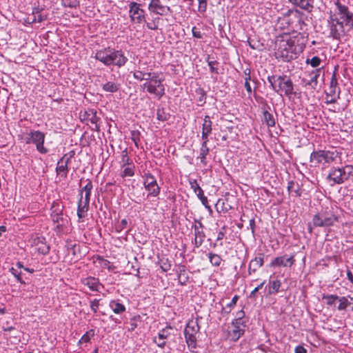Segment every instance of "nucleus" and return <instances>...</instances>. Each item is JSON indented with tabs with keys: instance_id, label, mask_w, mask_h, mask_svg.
<instances>
[{
	"instance_id": "obj_10",
	"label": "nucleus",
	"mask_w": 353,
	"mask_h": 353,
	"mask_svg": "<svg viewBox=\"0 0 353 353\" xmlns=\"http://www.w3.org/2000/svg\"><path fill=\"white\" fill-rule=\"evenodd\" d=\"M153 72L152 70L147 66L146 63H141V61H139V65L132 72L133 77L136 80L139 81H145V82L153 74Z\"/></svg>"
},
{
	"instance_id": "obj_23",
	"label": "nucleus",
	"mask_w": 353,
	"mask_h": 353,
	"mask_svg": "<svg viewBox=\"0 0 353 353\" xmlns=\"http://www.w3.org/2000/svg\"><path fill=\"white\" fill-rule=\"evenodd\" d=\"M89 204L81 200H79L78 208H77V216L79 221H81L83 218L87 216L88 211L89 210Z\"/></svg>"
},
{
	"instance_id": "obj_20",
	"label": "nucleus",
	"mask_w": 353,
	"mask_h": 353,
	"mask_svg": "<svg viewBox=\"0 0 353 353\" xmlns=\"http://www.w3.org/2000/svg\"><path fill=\"white\" fill-rule=\"evenodd\" d=\"M92 188L93 186L92 182L90 181H87V183L81 190V192L79 194V199L90 203L91 191L92 190Z\"/></svg>"
},
{
	"instance_id": "obj_22",
	"label": "nucleus",
	"mask_w": 353,
	"mask_h": 353,
	"mask_svg": "<svg viewBox=\"0 0 353 353\" xmlns=\"http://www.w3.org/2000/svg\"><path fill=\"white\" fill-rule=\"evenodd\" d=\"M263 254H259L258 256L255 257L250 261L248 268L249 274H251L252 272H255L257 270V269H259L263 265Z\"/></svg>"
},
{
	"instance_id": "obj_17",
	"label": "nucleus",
	"mask_w": 353,
	"mask_h": 353,
	"mask_svg": "<svg viewBox=\"0 0 353 353\" xmlns=\"http://www.w3.org/2000/svg\"><path fill=\"white\" fill-rule=\"evenodd\" d=\"M148 9L150 12L160 15H165L171 12L170 8L162 5L160 0H155L154 2H150L148 6Z\"/></svg>"
},
{
	"instance_id": "obj_1",
	"label": "nucleus",
	"mask_w": 353,
	"mask_h": 353,
	"mask_svg": "<svg viewBox=\"0 0 353 353\" xmlns=\"http://www.w3.org/2000/svg\"><path fill=\"white\" fill-rule=\"evenodd\" d=\"M276 50L275 55L277 59H281L283 61H290L294 59L303 52L305 44L299 43L296 38H291L285 34L278 37L275 42Z\"/></svg>"
},
{
	"instance_id": "obj_13",
	"label": "nucleus",
	"mask_w": 353,
	"mask_h": 353,
	"mask_svg": "<svg viewBox=\"0 0 353 353\" xmlns=\"http://www.w3.org/2000/svg\"><path fill=\"white\" fill-rule=\"evenodd\" d=\"M101 86L102 90L105 92H117L121 87L119 77H116L114 74H112Z\"/></svg>"
},
{
	"instance_id": "obj_11",
	"label": "nucleus",
	"mask_w": 353,
	"mask_h": 353,
	"mask_svg": "<svg viewBox=\"0 0 353 353\" xmlns=\"http://www.w3.org/2000/svg\"><path fill=\"white\" fill-rule=\"evenodd\" d=\"M335 5L341 14V19L344 21L345 25L350 29L353 30V13L350 12L347 6L342 5L339 0L335 2Z\"/></svg>"
},
{
	"instance_id": "obj_61",
	"label": "nucleus",
	"mask_w": 353,
	"mask_h": 353,
	"mask_svg": "<svg viewBox=\"0 0 353 353\" xmlns=\"http://www.w3.org/2000/svg\"><path fill=\"white\" fill-rule=\"evenodd\" d=\"M234 306V304H232V302H229V303H226V307H222V312L223 310H225L226 312H229L231 310L232 307H233Z\"/></svg>"
},
{
	"instance_id": "obj_19",
	"label": "nucleus",
	"mask_w": 353,
	"mask_h": 353,
	"mask_svg": "<svg viewBox=\"0 0 353 353\" xmlns=\"http://www.w3.org/2000/svg\"><path fill=\"white\" fill-rule=\"evenodd\" d=\"M81 283L94 292H99L102 287L99 280L95 277L89 276L83 279H81Z\"/></svg>"
},
{
	"instance_id": "obj_44",
	"label": "nucleus",
	"mask_w": 353,
	"mask_h": 353,
	"mask_svg": "<svg viewBox=\"0 0 353 353\" xmlns=\"http://www.w3.org/2000/svg\"><path fill=\"white\" fill-rule=\"evenodd\" d=\"M121 166H125L130 164H133L129 157L128 156L127 152L125 150L123 152L122 158H121Z\"/></svg>"
},
{
	"instance_id": "obj_63",
	"label": "nucleus",
	"mask_w": 353,
	"mask_h": 353,
	"mask_svg": "<svg viewBox=\"0 0 353 353\" xmlns=\"http://www.w3.org/2000/svg\"><path fill=\"white\" fill-rule=\"evenodd\" d=\"M2 329L6 333L10 332L11 331H13L15 330V328L12 326H5V325L3 326ZM6 334L8 336V334Z\"/></svg>"
},
{
	"instance_id": "obj_9",
	"label": "nucleus",
	"mask_w": 353,
	"mask_h": 353,
	"mask_svg": "<svg viewBox=\"0 0 353 353\" xmlns=\"http://www.w3.org/2000/svg\"><path fill=\"white\" fill-rule=\"evenodd\" d=\"M143 179L144 188L148 192V196H157L160 193L161 188L155 176L148 172L144 174Z\"/></svg>"
},
{
	"instance_id": "obj_57",
	"label": "nucleus",
	"mask_w": 353,
	"mask_h": 353,
	"mask_svg": "<svg viewBox=\"0 0 353 353\" xmlns=\"http://www.w3.org/2000/svg\"><path fill=\"white\" fill-rule=\"evenodd\" d=\"M244 312L243 311L239 312V319H236V322H233V325H239L241 327L243 326L244 327L245 326L243 325L242 319H241V314L243 315Z\"/></svg>"
},
{
	"instance_id": "obj_37",
	"label": "nucleus",
	"mask_w": 353,
	"mask_h": 353,
	"mask_svg": "<svg viewBox=\"0 0 353 353\" xmlns=\"http://www.w3.org/2000/svg\"><path fill=\"white\" fill-rule=\"evenodd\" d=\"M339 296L334 294H323V299L326 300V303L328 305H332L336 300H339Z\"/></svg>"
},
{
	"instance_id": "obj_34",
	"label": "nucleus",
	"mask_w": 353,
	"mask_h": 353,
	"mask_svg": "<svg viewBox=\"0 0 353 353\" xmlns=\"http://www.w3.org/2000/svg\"><path fill=\"white\" fill-rule=\"evenodd\" d=\"M281 283L279 280H275L270 282L269 294H276L281 287Z\"/></svg>"
},
{
	"instance_id": "obj_28",
	"label": "nucleus",
	"mask_w": 353,
	"mask_h": 353,
	"mask_svg": "<svg viewBox=\"0 0 353 353\" xmlns=\"http://www.w3.org/2000/svg\"><path fill=\"white\" fill-rule=\"evenodd\" d=\"M339 301L340 303L338 306L339 310H345L350 305H352L353 310V297H350V299L345 296L339 297Z\"/></svg>"
},
{
	"instance_id": "obj_53",
	"label": "nucleus",
	"mask_w": 353,
	"mask_h": 353,
	"mask_svg": "<svg viewBox=\"0 0 353 353\" xmlns=\"http://www.w3.org/2000/svg\"><path fill=\"white\" fill-rule=\"evenodd\" d=\"M265 281H263L262 283H261L257 287H256L250 293V298H252V297H254L255 295H256V293L263 288V285L265 284Z\"/></svg>"
},
{
	"instance_id": "obj_43",
	"label": "nucleus",
	"mask_w": 353,
	"mask_h": 353,
	"mask_svg": "<svg viewBox=\"0 0 353 353\" xmlns=\"http://www.w3.org/2000/svg\"><path fill=\"white\" fill-rule=\"evenodd\" d=\"M321 62V59L319 57H313L311 59H307L306 61L307 63H310L313 68L318 67Z\"/></svg>"
},
{
	"instance_id": "obj_5",
	"label": "nucleus",
	"mask_w": 353,
	"mask_h": 353,
	"mask_svg": "<svg viewBox=\"0 0 353 353\" xmlns=\"http://www.w3.org/2000/svg\"><path fill=\"white\" fill-rule=\"evenodd\" d=\"M46 134L39 130H30L27 133L25 138L27 144H34L39 152L41 154H46L48 150L44 147Z\"/></svg>"
},
{
	"instance_id": "obj_62",
	"label": "nucleus",
	"mask_w": 353,
	"mask_h": 353,
	"mask_svg": "<svg viewBox=\"0 0 353 353\" xmlns=\"http://www.w3.org/2000/svg\"><path fill=\"white\" fill-rule=\"evenodd\" d=\"M128 224V221L125 219H123L121 221L120 225H119V230H122L124 229Z\"/></svg>"
},
{
	"instance_id": "obj_33",
	"label": "nucleus",
	"mask_w": 353,
	"mask_h": 353,
	"mask_svg": "<svg viewBox=\"0 0 353 353\" xmlns=\"http://www.w3.org/2000/svg\"><path fill=\"white\" fill-rule=\"evenodd\" d=\"M172 330V327L167 326L165 328L161 329L158 332L157 336L159 339H163L166 341L171 336V331Z\"/></svg>"
},
{
	"instance_id": "obj_31",
	"label": "nucleus",
	"mask_w": 353,
	"mask_h": 353,
	"mask_svg": "<svg viewBox=\"0 0 353 353\" xmlns=\"http://www.w3.org/2000/svg\"><path fill=\"white\" fill-rule=\"evenodd\" d=\"M122 171L121 172V176L123 178L127 176H132L134 174L135 166L134 164H130L125 166H121Z\"/></svg>"
},
{
	"instance_id": "obj_18",
	"label": "nucleus",
	"mask_w": 353,
	"mask_h": 353,
	"mask_svg": "<svg viewBox=\"0 0 353 353\" xmlns=\"http://www.w3.org/2000/svg\"><path fill=\"white\" fill-rule=\"evenodd\" d=\"M70 161V157L64 155L57 163L56 171L58 175L62 178H65L68 172V165Z\"/></svg>"
},
{
	"instance_id": "obj_36",
	"label": "nucleus",
	"mask_w": 353,
	"mask_h": 353,
	"mask_svg": "<svg viewBox=\"0 0 353 353\" xmlns=\"http://www.w3.org/2000/svg\"><path fill=\"white\" fill-rule=\"evenodd\" d=\"M341 169L345 181H347L350 176L353 175V167L352 165H346L341 168Z\"/></svg>"
},
{
	"instance_id": "obj_41",
	"label": "nucleus",
	"mask_w": 353,
	"mask_h": 353,
	"mask_svg": "<svg viewBox=\"0 0 353 353\" xmlns=\"http://www.w3.org/2000/svg\"><path fill=\"white\" fill-rule=\"evenodd\" d=\"M131 139L134 142L135 146L139 148V142L140 141V133L137 130H132L131 132Z\"/></svg>"
},
{
	"instance_id": "obj_64",
	"label": "nucleus",
	"mask_w": 353,
	"mask_h": 353,
	"mask_svg": "<svg viewBox=\"0 0 353 353\" xmlns=\"http://www.w3.org/2000/svg\"><path fill=\"white\" fill-rule=\"evenodd\" d=\"M347 276L348 280L353 284V274L350 270L347 271Z\"/></svg>"
},
{
	"instance_id": "obj_52",
	"label": "nucleus",
	"mask_w": 353,
	"mask_h": 353,
	"mask_svg": "<svg viewBox=\"0 0 353 353\" xmlns=\"http://www.w3.org/2000/svg\"><path fill=\"white\" fill-rule=\"evenodd\" d=\"M52 220L57 223L56 227L59 228L61 225L62 216L61 214H57L52 216Z\"/></svg>"
},
{
	"instance_id": "obj_35",
	"label": "nucleus",
	"mask_w": 353,
	"mask_h": 353,
	"mask_svg": "<svg viewBox=\"0 0 353 353\" xmlns=\"http://www.w3.org/2000/svg\"><path fill=\"white\" fill-rule=\"evenodd\" d=\"M94 336V330H90L89 331L86 332L81 338L79 340V343H88L90 342L91 338H92Z\"/></svg>"
},
{
	"instance_id": "obj_7",
	"label": "nucleus",
	"mask_w": 353,
	"mask_h": 353,
	"mask_svg": "<svg viewBox=\"0 0 353 353\" xmlns=\"http://www.w3.org/2000/svg\"><path fill=\"white\" fill-rule=\"evenodd\" d=\"M321 74L324 75L323 67L308 72L306 77L301 79V85L306 90H316L318 85V79Z\"/></svg>"
},
{
	"instance_id": "obj_8",
	"label": "nucleus",
	"mask_w": 353,
	"mask_h": 353,
	"mask_svg": "<svg viewBox=\"0 0 353 353\" xmlns=\"http://www.w3.org/2000/svg\"><path fill=\"white\" fill-rule=\"evenodd\" d=\"M199 330V326L196 321L190 320L188 321L184 330L185 341L188 346L195 347L196 334Z\"/></svg>"
},
{
	"instance_id": "obj_50",
	"label": "nucleus",
	"mask_w": 353,
	"mask_h": 353,
	"mask_svg": "<svg viewBox=\"0 0 353 353\" xmlns=\"http://www.w3.org/2000/svg\"><path fill=\"white\" fill-rule=\"evenodd\" d=\"M76 246L75 243H73L71 241L66 242V247L69 252H72L73 255L76 254Z\"/></svg>"
},
{
	"instance_id": "obj_42",
	"label": "nucleus",
	"mask_w": 353,
	"mask_h": 353,
	"mask_svg": "<svg viewBox=\"0 0 353 353\" xmlns=\"http://www.w3.org/2000/svg\"><path fill=\"white\" fill-rule=\"evenodd\" d=\"M225 88L228 89L229 91H232L234 92V90L236 87V83L233 79H229L225 83Z\"/></svg>"
},
{
	"instance_id": "obj_55",
	"label": "nucleus",
	"mask_w": 353,
	"mask_h": 353,
	"mask_svg": "<svg viewBox=\"0 0 353 353\" xmlns=\"http://www.w3.org/2000/svg\"><path fill=\"white\" fill-rule=\"evenodd\" d=\"M12 274L17 278V281H19L21 283H24V281L21 278V273L18 272L14 268H11L10 270Z\"/></svg>"
},
{
	"instance_id": "obj_14",
	"label": "nucleus",
	"mask_w": 353,
	"mask_h": 353,
	"mask_svg": "<svg viewBox=\"0 0 353 353\" xmlns=\"http://www.w3.org/2000/svg\"><path fill=\"white\" fill-rule=\"evenodd\" d=\"M129 7L131 20L137 23H141L144 19V11L140 8V5L132 1L130 3Z\"/></svg>"
},
{
	"instance_id": "obj_4",
	"label": "nucleus",
	"mask_w": 353,
	"mask_h": 353,
	"mask_svg": "<svg viewBox=\"0 0 353 353\" xmlns=\"http://www.w3.org/2000/svg\"><path fill=\"white\" fill-rule=\"evenodd\" d=\"M339 155V152L334 148L330 150H316L311 153L310 162L315 165L330 163L335 161Z\"/></svg>"
},
{
	"instance_id": "obj_25",
	"label": "nucleus",
	"mask_w": 353,
	"mask_h": 353,
	"mask_svg": "<svg viewBox=\"0 0 353 353\" xmlns=\"http://www.w3.org/2000/svg\"><path fill=\"white\" fill-rule=\"evenodd\" d=\"M109 307L114 314H121L125 312V306L120 303L119 300H112L109 303Z\"/></svg>"
},
{
	"instance_id": "obj_2",
	"label": "nucleus",
	"mask_w": 353,
	"mask_h": 353,
	"mask_svg": "<svg viewBox=\"0 0 353 353\" xmlns=\"http://www.w3.org/2000/svg\"><path fill=\"white\" fill-rule=\"evenodd\" d=\"M165 78L161 73L153 74L143 84V88L155 99H161L165 93Z\"/></svg>"
},
{
	"instance_id": "obj_21",
	"label": "nucleus",
	"mask_w": 353,
	"mask_h": 353,
	"mask_svg": "<svg viewBox=\"0 0 353 353\" xmlns=\"http://www.w3.org/2000/svg\"><path fill=\"white\" fill-rule=\"evenodd\" d=\"M190 188L193 190L194 193L197 195L199 199L201 201L203 205H206L207 198L204 196L203 191L201 188L199 184L197 183L196 180H190L189 181Z\"/></svg>"
},
{
	"instance_id": "obj_32",
	"label": "nucleus",
	"mask_w": 353,
	"mask_h": 353,
	"mask_svg": "<svg viewBox=\"0 0 353 353\" xmlns=\"http://www.w3.org/2000/svg\"><path fill=\"white\" fill-rule=\"evenodd\" d=\"M263 121L268 127H273L275 125V119L274 116L268 110H263Z\"/></svg>"
},
{
	"instance_id": "obj_16",
	"label": "nucleus",
	"mask_w": 353,
	"mask_h": 353,
	"mask_svg": "<svg viewBox=\"0 0 353 353\" xmlns=\"http://www.w3.org/2000/svg\"><path fill=\"white\" fill-rule=\"evenodd\" d=\"M295 260L294 255L288 256V255H283L281 256L276 257L270 264V267H291Z\"/></svg>"
},
{
	"instance_id": "obj_49",
	"label": "nucleus",
	"mask_w": 353,
	"mask_h": 353,
	"mask_svg": "<svg viewBox=\"0 0 353 353\" xmlns=\"http://www.w3.org/2000/svg\"><path fill=\"white\" fill-rule=\"evenodd\" d=\"M336 85H337V79H336L335 73H334L332 74V77L331 81H330V92L332 94L335 93V88Z\"/></svg>"
},
{
	"instance_id": "obj_12",
	"label": "nucleus",
	"mask_w": 353,
	"mask_h": 353,
	"mask_svg": "<svg viewBox=\"0 0 353 353\" xmlns=\"http://www.w3.org/2000/svg\"><path fill=\"white\" fill-rule=\"evenodd\" d=\"M109 65H114L118 67L124 65L128 61V58L121 50H115L109 48Z\"/></svg>"
},
{
	"instance_id": "obj_40",
	"label": "nucleus",
	"mask_w": 353,
	"mask_h": 353,
	"mask_svg": "<svg viewBox=\"0 0 353 353\" xmlns=\"http://www.w3.org/2000/svg\"><path fill=\"white\" fill-rule=\"evenodd\" d=\"M296 19V23L294 26V28H296L299 30H303L304 27L306 26V23L304 22L303 19L299 15H295Z\"/></svg>"
},
{
	"instance_id": "obj_54",
	"label": "nucleus",
	"mask_w": 353,
	"mask_h": 353,
	"mask_svg": "<svg viewBox=\"0 0 353 353\" xmlns=\"http://www.w3.org/2000/svg\"><path fill=\"white\" fill-rule=\"evenodd\" d=\"M199 1V10L204 12L206 9L207 3L206 0H197Z\"/></svg>"
},
{
	"instance_id": "obj_6",
	"label": "nucleus",
	"mask_w": 353,
	"mask_h": 353,
	"mask_svg": "<svg viewBox=\"0 0 353 353\" xmlns=\"http://www.w3.org/2000/svg\"><path fill=\"white\" fill-rule=\"evenodd\" d=\"M339 221L337 216L331 211H322L316 214L312 219V225L314 227H330Z\"/></svg>"
},
{
	"instance_id": "obj_27",
	"label": "nucleus",
	"mask_w": 353,
	"mask_h": 353,
	"mask_svg": "<svg viewBox=\"0 0 353 353\" xmlns=\"http://www.w3.org/2000/svg\"><path fill=\"white\" fill-rule=\"evenodd\" d=\"M37 243L36 245L37 251L43 255H46L50 251V247L46 243L43 242V238L38 237L37 239Z\"/></svg>"
},
{
	"instance_id": "obj_59",
	"label": "nucleus",
	"mask_w": 353,
	"mask_h": 353,
	"mask_svg": "<svg viewBox=\"0 0 353 353\" xmlns=\"http://www.w3.org/2000/svg\"><path fill=\"white\" fill-rule=\"evenodd\" d=\"M157 119L160 121H165L167 120V116L164 114L163 111L158 110L157 111Z\"/></svg>"
},
{
	"instance_id": "obj_48",
	"label": "nucleus",
	"mask_w": 353,
	"mask_h": 353,
	"mask_svg": "<svg viewBox=\"0 0 353 353\" xmlns=\"http://www.w3.org/2000/svg\"><path fill=\"white\" fill-rule=\"evenodd\" d=\"M234 327L232 332L234 333V336L237 339L244 333V329L241 327L239 325H234Z\"/></svg>"
},
{
	"instance_id": "obj_60",
	"label": "nucleus",
	"mask_w": 353,
	"mask_h": 353,
	"mask_svg": "<svg viewBox=\"0 0 353 353\" xmlns=\"http://www.w3.org/2000/svg\"><path fill=\"white\" fill-rule=\"evenodd\" d=\"M295 353H307V350L303 345H297L294 350Z\"/></svg>"
},
{
	"instance_id": "obj_47",
	"label": "nucleus",
	"mask_w": 353,
	"mask_h": 353,
	"mask_svg": "<svg viewBox=\"0 0 353 353\" xmlns=\"http://www.w3.org/2000/svg\"><path fill=\"white\" fill-rule=\"evenodd\" d=\"M211 263L214 265L219 266L221 263V256L217 254H211L209 256Z\"/></svg>"
},
{
	"instance_id": "obj_58",
	"label": "nucleus",
	"mask_w": 353,
	"mask_h": 353,
	"mask_svg": "<svg viewBox=\"0 0 353 353\" xmlns=\"http://www.w3.org/2000/svg\"><path fill=\"white\" fill-rule=\"evenodd\" d=\"M245 88L248 93L252 92V88L250 83V77H245Z\"/></svg>"
},
{
	"instance_id": "obj_15",
	"label": "nucleus",
	"mask_w": 353,
	"mask_h": 353,
	"mask_svg": "<svg viewBox=\"0 0 353 353\" xmlns=\"http://www.w3.org/2000/svg\"><path fill=\"white\" fill-rule=\"evenodd\" d=\"M327 179L330 183L331 185L335 184H341L345 181V177L342 173L341 168H334L331 169Z\"/></svg>"
},
{
	"instance_id": "obj_24",
	"label": "nucleus",
	"mask_w": 353,
	"mask_h": 353,
	"mask_svg": "<svg viewBox=\"0 0 353 353\" xmlns=\"http://www.w3.org/2000/svg\"><path fill=\"white\" fill-rule=\"evenodd\" d=\"M289 1L308 12H311L313 9V0H289Z\"/></svg>"
},
{
	"instance_id": "obj_30",
	"label": "nucleus",
	"mask_w": 353,
	"mask_h": 353,
	"mask_svg": "<svg viewBox=\"0 0 353 353\" xmlns=\"http://www.w3.org/2000/svg\"><path fill=\"white\" fill-rule=\"evenodd\" d=\"M345 34V30L338 28L336 24H334V22L331 23L330 25V34L334 39H340L341 37Z\"/></svg>"
},
{
	"instance_id": "obj_3",
	"label": "nucleus",
	"mask_w": 353,
	"mask_h": 353,
	"mask_svg": "<svg viewBox=\"0 0 353 353\" xmlns=\"http://www.w3.org/2000/svg\"><path fill=\"white\" fill-rule=\"evenodd\" d=\"M268 81L272 88L281 95L283 93L285 96L291 97L296 94L294 90V83L292 79L286 75L269 76Z\"/></svg>"
},
{
	"instance_id": "obj_39",
	"label": "nucleus",
	"mask_w": 353,
	"mask_h": 353,
	"mask_svg": "<svg viewBox=\"0 0 353 353\" xmlns=\"http://www.w3.org/2000/svg\"><path fill=\"white\" fill-rule=\"evenodd\" d=\"M208 148H207L206 141H203L202 146L200 149V154H199V158L201 159V162L204 161L205 156L208 154Z\"/></svg>"
},
{
	"instance_id": "obj_29",
	"label": "nucleus",
	"mask_w": 353,
	"mask_h": 353,
	"mask_svg": "<svg viewBox=\"0 0 353 353\" xmlns=\"http://www.w3.org/2000/svg\"><path fill=\"white\" fill-rule=\"evenodd\" d=\"M212 130L211 128V121L210 120L209 117H205L203 123V128H202V138L205 139L207 138L209 133H210Z\"/></svg>"
},
{
	"instance_id": "obj_45",
	"label": "nucleus",
	"mask_w": 353,
	"mask_h": 353,
	"mask_svg": "<svg viewBox=\"0 0 353 353\" xmlns=\"http://www.w3.org/2000/svg\"><path fill=\"white\" fill-rule=\"evenodd\" d=\"M329 22H334V24H336V26H339V28L340 29H342L343 30H345L344 29V26H345V22L344 21H340L339 19L337 18H334L333 16H331L330 17V20H329Z\"/></svg>"
},
{
	"instance_id": "obj_38",
	"label": "nucleus",
	"mask_w": 353,
	"mask_h": 353,
	"mask_svg": "<svg viewBox=\"0 0 353 353\" xmlns=\"http://www.w3.org/2000/svg\"><path fill=\"white\" fill-rule=\"evenodd\" d=\"M33 15H34V18L32 19L33 22L41 23L42 21H45L46 19H47V15L43 14L39 11H37L36 12H33Z\"/></svg>"
},
{
	"instance_id": "obj_56",
	"label": "nucleus",
	"mask_w": 353,
	"mask_h": 353,
	"mask_svg": "<svg viewBox=\"0 0 353 353\" xmlns=\"http://www.w3.org/2000/svg\"><path fill=\"white\" fill-rule=\"evenodd\" d=\"M192 32L193 37L195 38L201 39L202 37L201 32L196 27L192 28Z\"/></svg>"
},
{
	"instance_id": "obj_51",
	"label": "nucleus",
	"mask_w": 353,
	"mask_h": 353,
	"mask_svg": "<svg viewBox=\"0 0 353 353\" xmlns=\"http://www.w3.org/2000/svg\"><path fill=\"white\" fill-rule=\"evenodd\" d=\"M153 342L157 344V345L159 347H164L166 345V341L163 339H159L158 336L153 337Z\"/></svg>"
},
{
	"instance_id": "obj_46",
	"label": "nucleus",
	"mask_w": 353,
	"mask_h": 353,
	"mask_svg": "<svg viewBox=\"0 0 353 353\" xmlns=\"http://www.w3.org/2000/svg\"><path fill=\"white\" fill-rule=\"evenodd\" d=\"M99 302H100V299H97L90 301V306L92 311L94 313H96L98 311V309H99V307L100 305Z\"/></svg>"
},
{
	"instance_id": "obj_26",
	"label": "nucleus",
	"mask_w": 353,
	"mask_h": 353,
	"mask_svg": "<svg viewBox=\"0 0 353 353\" xmlns=\"http://www.w3.org/2000/svg\"><path fill=\"white\" fill-rule=\"evenodd\" d=\"M109 48L99 50L95 54L96 59L105 65H109Z\"/></svg>"
}]
</instances>
